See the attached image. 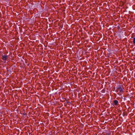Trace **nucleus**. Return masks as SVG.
<instances>
[{
    "mask_svg": "<svg viewBox=\"0 0 135 135\" xmlns=\"http://www.w3.org/2000/svg\"><path fill=\"white\" fill-rule=\"evenodd\" d=\"M7 56L6 55H2V59L4 60H6L7 59Z\"/></svg>",
    "mask_w": 135,
    "mask_h": 135,
    "instance_id": "obj_1",
    "label": "nucleus"
},
{
    "mask_svg": "<svg viewBox=\"0 0 135 135\" xmlns=\"http://www.w3.org/2000/svg\"><path fill=\"white\" fill-rule=\"evenodd\" d=\"M114 104L115 105H117L118 102L117 100H115L114 101Z\"/></svg>",
    "mask_w": 135,
    "mask_h": 135,
    "instance_id": "obj_2",
    "label": "nucleus"
},
{
    "mask_svg": "<svg viewBox=\"0 0 135 135\" xmlns=\"http://www.w3.org/2000/svg\"><path fill=\"white\" fill-rule=\"evenodd\" d=\"M118 91H119L120 92H122L123 91V89L121 88H118Z\"/></svg>",
    "mask_w": 135,
    "mask_h": 135,
    "instance_id": "obj_3",
    "label": "nucleus"
},
{
    "mask_svg": "<svg viewBox=\"0 0 135 135\" xmlns=\"http://www.w3.org/2000/svg\"><path fill=\"white\" fill-rule=\"evenodd\" d=\"M133 44H135V38H134L133 39Z\"/></svg>",
    "mask_w": 135,
    "mask_h": 135,
    "instance_id": "obj_4",
    "label": "nucleus"
},
{
    "mask_svg": "<svg viewBox=\"0 0 135 135\" xmlns=\"http://www.w3.org/2000/svg\"><path fill=\"white\" fill-rule=\"evenodd\" d=\"M105 135H109V133H107Z\"/></svg>",
    "mask_w": 135,
    "mask_h": 135,
    "instance_id": "obj_5",
    "label": "nucleus"
}]
</instances>
